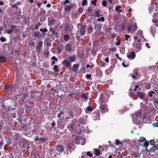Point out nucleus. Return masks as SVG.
<instances>
[{"mask_svg":"<svg viewBox=\"0 0 158 158\" xmlns=\"http://www.w3.org/2000/svg\"><path fill=\"white\" fill-rule=\"evenodd\" d=\"M121 8V6H118L116 7L115 8V10L116 11H117L118 12H122V9H120Z\"/></svg>","mask_w":158,"mask_h":158,"instance_id":"obj_30","label":"nucleus"},{"mask_svg":"<svg viewBox=\"0 0 158 158\" xmlns=\"http://www.w3.org/2000/svg\"><path fill=\"white\" fill-rule=\"evenodd\" d=\"M93 28L91 26H89L88 28V29L87 31V32L89 34V33H90L92 31H93Z\"/></svg>","mask_w":158,"mask_h":158,"instance_id":"obj_36","label":"nucleus"},{"mask_svg":"<svg viewBox=\"0 0 158 158\" xmlns=\"http://www.w3.org/2000/svg\"><path fill=\"white\" fill-rule=\"evenodd\" d=\"M131 76L133 79H137L141 77V75L137 72H135L131 74Z\"/></svg>","mask_w":158,"mask_h":158,"instance_id":"obj_7","label":"nucleus"},{"mask_svg":"<svg viewBox=\"0 0 158 158\" xmlns=\"http://www.w3.org/2000/svg\"><path fill=\"white\" fill-rule=\"evenodd\" d=\"M94 28L96 31H100L102 29V25L99 24H97L94 26Z\"/></svg>","mask_w":158,"mask_h":158,"instance_id":"obj_17","label":"nucleus"},{"mask_svg":"<svg viewBox=\"0 0 158 158\" xmlns=\"http://www.w3.org/2000/svg\"><path fill=\"white\" fill-rule=\"evenodd\" d=\"M138 142L140 146L146 148V150L149 152L150 149H148V147L149 145V143H151L150 141H147L145 138L143 137H140L139 140H138Z\"/></svg>","mask_w":158,"mask_h":158,"instance_id":"obj_2","label":"nucleus"},{"mask_svg":"<svg viewBox=\"0 0 158 158\" xmlns=\"http://www.w3.org/2000/svg\"><path fill=\"white\" fill-rule=\"evenodd\" d=\"M4 90H6L7 89H9L10 88L8 84L5 83L4 84Z\"/></svg>","mask_w":158,"mask_h":158,"instance_id":"obj_42","label":"nucleus"},{"mask_svg":"<svg viewBox=\"0 0 158 158\" xmlns=\"http://www.w3.org/2000/svg\"><path fill=\"white\" fill-rule=\"evenodd\" d=\"M76 60V58L75 55L73 56H69V60L70 62H72Z\"/></svg>","mask_w":158,"mask_h":158,"instance_id":"obj_21","label":"nucleus"},{"mask_svg":"<svg viewBox=\"0 0 158 158\" xmlns=\"http://www.w3.org/2000/svg\"><path fill=\"white\" fill-rule=\"evenodd\" d=\"M92 116L94 120L100 119V113L99 111L96 110L92 113Z\"/></svg>","mask_w":158,"mask_h":158,"instance_id":"obj_6","label":"nucleus"},{"mask_svg":"<svg viewBox=\"0 0 158 158\" xmlns=\"http://www.w3.org/2000/svg\"><path fill=\"white\" fill-rule=\"evenodd\" d=\"M121 41L120 40H118L117 42H116L115 44L116 45H119L120 44Z\"/></svg>","mask_w":158,"mask_h":158,"instance_id":"obj_63","label":"nucleus"},{"mask_svg":"<svg viewBox=\"0 0 158 158\" xmlns=\"http://www.w3.org/2000/svg\"><path fill=\"white\" fill-rule=\"evenodd\" d=\"M44 54L46 56H48L49 54V52L48 50H45L44 52Z\"/></svg>","mask_w":158,"mask_h":158,"instance_id":"obj_47","label":"nucleus"},{"mask_svg":"<svg viewBox=\"0 0 158 158\" xmlns=\"http://www.w3.org/2000/svg\"><path fill=\"white\" fill-rule=\"evenodd\" d=\"M86 25H82L81 23H78L77 25L78 31L81 36L85 35L86 33L85 27Z\"/></svg>","mask_w":158,"mask_h":158,"instance_id":"obj_3","label":"nucleus"},{"mask_svg":"<svg viewBox=\"0 0 158 158\" xmlns=\"http://www.w3.org/2000/svg\"><path fill=\"white\" fill-rule=\"evenodd\" d=\"M94 153L97 156H99L101 154V152L98 149H94Z\"/></svg>","mask_w":158,"mask_h":158,"instance_id":"obj_24","label":"nucleus"},{"mask_svg":"<svg viewBox=\"0 0 158 158\" xmlns=\"http://www.w3.org/2000/svg\"><path fill=\"white\" fill-rule=\"evenodd\" d=\"M64 149V147L63 145L59 144L56 147V150L58 152H63Z\"/></svg>","mask_w":158,"mask_h":158,"instance_id":"obj_9","label":"nucleus"},{"mask_svg":"<svg viewBox=\"0 0 158 158\" xmlns=\"http://www.w3.org/2000/svg\"><path fill=\"white\" fill-rule=\"evenodd\" d=\"M64 112L62 111L60 112L58 114L57 117L60 119H63L64 118Z\"/></svg>","mask_w":158,"mask_h":158,"instance_id":"obj_18","label":"nucleus"},{"mask_svg":"<svg viewBox=\"0 0 158 158\" xmlns=\"http://www.w3.org/2000/svg\"><path fill=\"white\" fill-rule=\"evenodd\" d=\"M23 147L24 148H26L27 147V148H26L25 149V151H28L29 150V148H30V145L26 143L25 144H23Z\"/></svg>","mask_w":158,"mask_h":158,"instance_id":"obj_29","label":"nucleus"},{"mask_svg":"<svg viewBox=\"0 0 158 158\" xmlns=\"http://www.w3.org/2000/svg\"><path fill=\"white\" fill-rule=\"evenodd\" d=\"M42 24H41L40 23L38 22L35 26V27L34 28V29H38L39 27Z\"/></svg>","mask_w":158,"mask_h":158,"instance_id":"obj_40","label":"nucleus"},{"mask_svg":"<svg viewBox=\"0 0 158 158\" xmlns=\"http://www.w3.org/2000/svg\"><path fill=\"white\" fill-rule=\"evenodd\" d=\"M107 95L106 94H101L99 98V101L101 102L105 103L107 101Z\"/></svg>","mask_w":158,"mask_h":158,"instance_id":"obj_5","label":"nucleus"},{"mask_svg":"<svg viewBox=\"0 0 158 158\" xmlns=\"http://www.w3.org/2000/svg\"><path fill=\"white\" fill-rule=\"evenodd\" d=\"M46 14V11L44 10H42L40 11V15L42 16H44Z\"/></svg>","mask_w":158,"mask_h":158,"instance_id":"obj_35","label":"nucleus"},{"mask_svg":"<svg viewBox=\"0 0 158 158\" xmlns=\"http://www.w3.org/2000/svg\"><path fill=\"white\" fill-rule=\"evenodd\" d=\"M135 57V53L133 52H131L127 56L128 58L130 59L131 60L134 59Z\"/></svg>","mask_w":158,"mask_h":158,"instance_id":"obj_20","label":"nucleus"},{"mask_svg":"<svg viewBox=\"0 0 158 158\" xmlns=\"http://www.w3.org/2000/svg\"><path fill=\"white\" fill-rule=\"evenodd\" d=\"M125 40L126 41H127L128 40L129 38L130 37V36L127 34H126L125 35Z\"/></svg>","mask_w":158,"mask_h":158,"instance_id":"obj_53","label":"nucleus"},{"mask_svg":"<svg viewBox=\"0 0 158 158\" xmlns=\"http://www.w3.org/2000/svg\"><path fill=\"white\" fill-rule=\"evenodd\" d=\"M0 40V41L2 42H5L6 41V39L4 37H1Z\"/></svg>","mask_w":158,"mask_h":158,"instance_id":"obj_52","label":"nucleus"},{"mask_svg":"<svg viewBox=\"0 0 158 158\" xmlns=\"http://www.w3.org/2000/svg\"><path fill=\"white\" fill-rule=\"evenodd\" d=\"M121 28L122 30H124L125 29V26L124 24H122L121 26Z\"/></svg>","mask_w":158,"mask_h":158,"instance_id":"obj_62","label":"nucleus"},{"mask_svg":"<svg viewBox=\"0 0 158 158\" xmlns=\"http://www.w3.org/2000/svg\"><path fill=\"white\" fill-rule=\"evenodd\" d=\"M154 104H158V99H157L156 98V99H154Z\"/></svg>","mask_w":158,"mask_h":158,"instance_id":"obj_61","label":"nucleus"},{"mask_svg":"<svg viewBox=\"0 0 158 158\" xmlns=\"http://www.w3.org/2000/svg\"><path fill=\"white\" fill-rule=\"evenodd\" d=\"M101 13V12L100 10H97L95 12L96 15L97 17H99L100 16L102 15L100 14Z\"/></svg>","mask_w":158,"mask_h":158,"instance_id":"obj_32","label":"nucleus"},{"mask_svg":"<svg viewBox=\"0 0 158 158\" xmlns=\"http://www.w3.org/2000/svg\"><path fill=\"white\" fill-rule=\"evenodd\" d=\"M142 112L140 110L137 111L133 115L132 119L135 123L137 125H141L142 123L141 121Z\"/></svg>","mask_w":158,"mask_h":158,"instance_id":"obj_1","label":"nucleus"},{"mask_svg":"<svg viewBox=\"0 0 158 158\" xmlns=\"http://www.w3.org/2000/svg\"><path fill=\"white\" fill-rule=\"evenodd\" d=\"M43 44V43L42 40H39L38 42L36 48L37 52L39 53L40 52V48L42 46Z\"/></svg>","mask_w":158,"mask_h":158,"instance_id":"obj_8","label":"nucleus"},{"mask_svg":"<svg viewBox=\"0 0 158 158\" xmlns=\"http://www.w3.org/2000/svg\"><path fill=\"white\" fill-rule=\"evenodd\" d=\"M87 11L89 13H90L92 12L93 10L91 7H89L87 9Z\"/></svg>","mask_w":158,"mask_h":158,"instance_id":"obj_54","label":"nucleus"},{"mask_svg":"<svg viewBox=\"0 0 158 158\" xmlns=\"http://www.w3.org/2000/svg\"><path fill=\"white\" fill-rule=\"evenodd\" d=\"M20 3L19 2L15 3L14 5L11 4V5L13 8H15L16 9H18V6L20 5Z\"/></svg>","mask_w":158,"mask_h":158,"instance_id":"obj_23","label":"nucleus"},{"mask_svg":"<svg viewBox=\"0 0 158 158\" xmlns=\"http://www.w3.org/2000/svg\"><path fill=\"white\" fill-rule=\"evenodd\" d=\"M118 155L117 156L118 158H123V152H119L118 153Z\"/></svg>","mask_w":158,"mask_h":158,"instance_id":"obj_34","label":"nucleus"},{"mask_svg":"<svg viewBox=\"0 0 158 158\" xmlns=\"http://www.w3.org/2000/svg\"><path fill=\"white\" fill-rule=\"evenodd\" d=\"M102 4L105 7L107 5V2L106 1H104L102 2Z\"/></svg>","mask_w":158,"mask_h":158,"instance_id":"obj_56","label":"nucleus"},{"mask_svg":"<svg viewBox=\"0 0 158 158\" xmlns=\"http://www.w3.org/2000/svg\"><path fill=\"white\" fill-rule=\"evenodd\" d=\"M68 24H67L65 27V30L68 31H70L71 27Z\"/></svg>","mask_w":158,"mask_h":158,"instance_id":"obj_31","label":"nucleus"},{"mask_svg":"<svg viewBox=\"0 0 158 158\" xmlns=\"http://www.w3.org/2000/svg\"><path fill=\"white\" fill-rule=\"evenodd\" d=\"M66 50L67 51L70 52L71 50V47L70 45L68 44H66Z\"/></svg>","mask_w":158,"mask_h":158,"instance_id":"obj_26","label":"nucleus"},{"mask_svg":"<svg viewBox=\"0 0 158 158\" xmlns=\"http://www.w3.org/2000/svg\"><path fill=\"white\" fill-rule=\"evenodd\" d=\"M130 95L131 97L132 98L135 96V94L133 92H130Z\"/></svg>","mask_w":158,"mask_h":158,"instance_id":"obj_59","label":"nucleus"},{"mask_svg":"<svg viewBox=\"0 0 158 158\" xmlns=\"http://www.w3.org/2000/svg\"><path fill=\"white\" fill-rule=\"evenodd\" d=\"M75 143L77 144L79 143V139L78 137H76L75 139Z\"/></svg>","mask_w":158,"mask_h":158,"instance_id":"obj_44","label":"nucleus"},{"mask_svg":"<svg viewBox=\"0 0 158 158\" xmlns=\"http://www.w3.org/2000/svg\"><path fill=\"white\" fill-rule=\"evenodd\" d=\"M107 106L106 105H103L101 104H100V108L102 110L101 112H102L104 113L106 112H107Z\"/></svg>","mask_w":158,"mask_h":158,"instance_id":"obj_11","label":"nucleus"},{"mask_svg":"<svg viewBox=\"0 0 158 158\" xmlns=\"http://www.w3.org/2000/svg\"><path fill=\"white\" fill-rule=\"evenodd\" d=\"M70 39V36L68 34H65L64 36V40L65 41H68Z\"/></svg>","mask_w":158,"mask_h":158,"instance_id":"obj_27","label":"nucleus"},{"mask_svg":"<svg viewBox=\"0 0 158 158\" xmlns=\"http://www.w3.org/2000/svg\"><path fill=\"white\" fill-rule=\"evenodd\" d=\"M99 41L98 40H96L94 41V42L93 43V45L94 46H98V45L99 44Z\"/></svg>","mask_w":158,"mask_h":158,"instance_id":"obj_33","label":"nucleus"},{"mask_svg":"<svg viewBox=\"0 0 158 158\" xmlns=\"http://www.w3.org/2000/svg\"><path fill=\"white\" fill-rule=\"evenodd\" d=\"M48 139L47 138H40V140L42 142H45L47 141Z\"/></svg>","mask_w":158,"mask_h":158,"instance_id":"obj_45","label":"nucleus"},{"mask_svg":"<svg viewBox=\"0 0 158 158\" xmlns=\"http://www.w3.org/2000/svg\"><path fill=\"white\" fill-rule=\"evenodd\" d=\"M85 64L84 63H82L81 66V68L80 70L81 73H85Z\"/></svg>","mask_w":158,"mask_h":158,"instance_id":"obj_16","label":"nucleus"},{"mask_svg":"<svg viewBox=\"0 0 158 158\" xmlns=\"http://www.w3.org/2000/svg\"><path fill=\"white\" fill-rule=\"evenodd\" d=\"M87 155L89 156L90 157H91L93 156V154L89 152H87Z\"/></svg>","mask_w":158,"mask_h":158,"instance_id":"obj_58","label":"nucleus"},{"mask_svg":"<svg viewBox=\"0 0 158 158\" xmlns=\"http://www.w3.org/2000/svg\"><path fill=\"white\" fill-rule=\"evenodd\" d=\"M79 65V64H73L72 68L73 71L75 72H77L78 69Z\"/></svg>","mask_w":158,"mask_h":158,"instance_id":"obj_19","label":"nucleus"},{"mask_svg":"<svg viewBox=\"0 0 158 158\" xmlns=\"http://www.w3.org/2000/svg\"><path fill=\"white\" fill-rule=\"evenodd\" d=\"M137 96L142 100H143L144 97L145 96V94L141 91H138L137 93Z\"/></svg>","mask_w":158,"mask_h":158,"instance_id":"obj_13","label":"nucleus"},{"mask_svg":"<svg viewBox=\"0 0 158 158\" xmlns=\"http://www.w3.org/2000/svg\"><path fill=\"white\" fill-rule=\"evenodd\" d=\"M154 92L153 91H151L149 92V95L150 97H152V94H154Z\"/></svg>","mask_w":158,"mask_h":158,"instance_id":"obj_57","label":"nucleus"},{"mask_svg":"<svg viewBox=\"0 0 158 158\" xmlns=\"http://www.w3.org/2000/svg\"><path fill=\"white\" fill-rule=\"evenodd\" d=\"M79 123L81 124H85V122L84 119V118H81L79 119L78 120Z\"/></svg>","mask_w":158,"mask_h":158,"instance_id":"obj_28","label":"nucleus"},{"mask_svg":"<svg viewBox=\"0 0 158 158\" xmlns=\"http://www.w3.org/2000/svg\"><path fill=\"white\" fill-rule=\"evenodd\" d=\"M87 3V0H83L82 2V5L83 6H85V5H86Z\"/></svg>","mask_w":158,"mask_h":158,"instance_id":"obj_50","label":"nucleus"},{"mask_svg":"<svg viewBox=\"0 0 158 158\" xmlns=\"http://www.w3.org/2000/svg\"><path fill=\"white\" fill-rule=\"evenodd\" d=\"M132 28H133V26H129L128 27H127V30L128 31H132Z\"/></svg>","mask_w":158,"mask_h":158,"instance_id":"obj_46","label":"nucleus"},{"mask_svg":"<svg viewBox=\"0 0 158 158\" xmlns=\"http://www.w3.org/2000/svg\"><path fill=\"white\" fill-rule=\"evenodd\" d=\"M116 145H121L122 144V143L121 142H120L118 140L116 139L115 140Z\"/></svg>","mask_w":158,"mask_h":158,"instance_id":"obj_43","label":"nucleus"},{"mask_svg":"<svg viewBox=\"0 0 158 158\" xmlns=\"http://www.w3.org/2000/svg\"><path fill=\"white\" fill-rule=\"evenodd\" d=\"M62 63L63 65H64L66 68H67L69 65L71 64L69 61V60H67L66 59H64Z\"/></svg>","mask_w":158,"mask_h":158,"instance_id":"obj_15","label":"nucleus"},{"mask_svg":"<svg viewBox=\"0 0 158 158\" xmlns=\"http://www.w3.org/2000/svg\"><path fill=\"white\" fill-rule=\"evenodd\" d=\"M156 145H156L154 144L151 148H150L149 149L150 150L149 152L151 150L156 155H158V147Z\"/></svg>","mask_w":158,"mask_h":158,"instance_id":"obj_10","label":"nucleus"},{"mask_svg":"<svg viewBox=\"0 0 158 158\" xmlns=\"http://www.w3.org/2000/svg\"><path fill=\"white\" fill-rule=\"evenodd\" d=\"M54 69H55V71L56 72H59V70L58 69V66L57 65H55L54 66Z\"/></svg>","mask_w":158,"mask_h":158,"instance_id":"obj_39","label":"nucleus"},{"mask_svg":"<svg viewBox=\"0 0 158 158\" xmlns=\"http://www.w3.org/2000/svg\"><path fill=\"white\" fill-rule=\"evenodd\" d=\"M3 140L0 141V148H2L3 145Z\"/></svg>","mask_w":158,"mask_h":158,"instance_id":"obj_60","label":"nucleus"},{"mask_svg":"<svg viewBox=\"0 0 158 158\" xmlns=\"http://www.w3.org/2000/svg\"><path fill=\"white\" fill-rule=\"evenodd\" d=\"M40 32L39 31H35L33 33V35L35 37H38Z\"/></svg>","mask_w":158,"mask_h":158,"instance_id":"obj_37","label":"nucleus"},{"mask_svg":"<svg viewBox=\"0 0 158 158\" xmlns=\"http://www.w3.org/2000/svg\"><path fill=\"white\" fill-rule=\"evenodd\" d=\"M77 123V120L76 119H73L71 122V123H69L67 126L69 130L72 131L75 128V125Z\"/></svg>","mask_w":158,"mask_h":158,"instance_id":"obj_4","label":"nucleus"},{"mask_svg":"<svg viewBox=\"0 0 158 158\" xmlns=\"http://www.w3.org/2000/svg\"><path fill=\"white\" fill-rule=\"evenodd\" d=\"M98 21L99 22L100 21H102V22H103L105 20V19L103 17H102L101 18H99L98 19Z\"/></svg>","mask_w":158,"mask_h":158,"instance_id":"obj_49","label":"nucleus"},{"mask_svg":"<svg viewBox=\"0 0 158 158\" xmlns=\"http://www.w3.org/2000/svg\"><path fill=\"white\" fill-rule=\"evenodd\" d=\"M40 31L42 32V33H44L45 32H46L48 31V29L46 28H44V29H43L42 28H40Z\"/></svg>","mask_w":158,"mask_h":158,"instance_id":"obj_38","label":"nucleus"},{"mask_svg":"<svg viewBox=\"0 0 158 158\" xmlns=\"http://www.w3.org/2000/svg\"><path fill=\"white\" fill-rule=\"evenodd\" d=\"M82 97L85 100H87L88 98V94L86 93L83 94H82Z\"/></svg>","mask_w":158,"mask_h":158,"instance_id":"obj_41","label":"nucleus"},{"mask_svg":"<svg viewBox=\"0 0 158 158\" xmlns=\"http://www.w3.org/2000/svg\"><path fill=\"white\" fill-rule=\"evenodd\" d=\"M97 0H93V1H91V3L92 4H93L94 6H96L97 5Z\"/></svg>","mask_w":158,"mask_h":158,"instance_id":"obj_48","label":"nucleus"},{"mask_svg":"<svg viewBox=\"0 0 158 158\" xmlns=\"http://www.w3.org/2000/svg\"><path fill=\"white\" fill-rule=\"evenodd\" d=\"M83 11L82 8H78L77 10V12L79 13H82Z\"/></svg>","mask_w":158,"mask_h":158,"instance_id":"obj_51","label":"nucleus"},{"mask_svg":"<svg viewBox=\"0 0 158 158\" xmlns=\"http://www.w3.org/2000/svg\"><path fill=\"white\" fill-rule=\"evenodd\" d=\"M138 33L140 35H142L143 34V31L141 30H139L137 31Z\"/></svg>","mask_w":158,"mask_h":158,"instance_id":"obj_64","label":"nucleus"},{"mask_svg":"<svg viewBox=\"0 0 158 158\" xmlns=\"http://www.w3.org/2000/svg\"><path fill=\"white\" fill-rule=\"evenodd\" d=\"M93 108L91 106H89L85 108V112L88 114L89 112H91L93 110Z\"/></svg>","mask_w":158,"mask_h":158,"instance_id":"obj_22","label":"nucleus"},{"mask_svg":"<svg viewBox=\"0 0 158 158\" xmlns=\"http://www.w3.org/2000/svg\"><path fill=\"white\" fill-rule=\"evenodd\" d=\"M74 6V4L73 3H71L70 4V5L66 6L64 10L66 12H69L71 9Z\"/></svg>","mask_w":158,"mask_h":158,"instance_id":"obj_14","label":"nucleus"},{"mask_svg":"<svg viewBox=\"0 0 158 158\" xmlns=\"http://www.w3.org/2000/svg\"><path fill=\"white\" fill-rule=\"evenodd\" d=\"M56 123L54 121H52V123L51 124V125L52 127V128L53 129H55V127L54 126L56 125Z\"/></svg>","mask_w":158,"mask_h":158,"instance_id":"obj_55","label":"nucleus"},{"mask_svg":"<svg viewBox=\"0 0 158 158\" xmlns=\"http://www.w3.org/2000/svg\"><path fill=\"white\" fill-rule=\"evenodd\" d=\"M17 27L15 25H12L10 26V29L6 31V32L8 34H10L13 31H14L15 29Z\"/></svg>","mask_w":158,"mask_h":158,"instance_id":"obj_12","label":"nucleus"},{"mask_svg":"<svg viewBox=\"0 0 158 158\" xmlns=\"http://www.w3.org/2000/svg\"><path fill=\"white\" fill-rule=\"evenodd\" d=\"M0 61L2 63H5L6 61V59L3 56L0 57Z\"/></svg>","mask_w":158,"mask_h":158,"instance_id":"obj_25","label":"nucleus"}]
</instances>
